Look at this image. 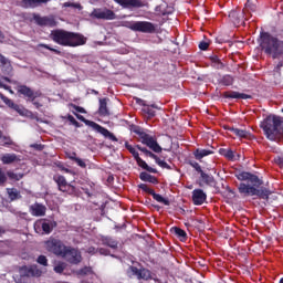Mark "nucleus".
Returning a JSON list of instances; mask_svg holds the SVG:
<instances>
[{"instance_id":"obj_19","label":"nucleus","mask_w":283,"mask_h":283,"mask_svg":"<svg viewBox=\"0 0 283 283\" xmlns=\"http://www.w3.org/2000/svg\"><path fill=\"white\" fill-rule=\"evenodd\" d=\"M115 3L123 6V8H140V0H114Z\"/></svg>"},{"instance_id":"obj_15","label":"nucleus","mask_w":283,"mask_h":283,"mask_svg":"<svg viewBox=\"0 0 283 283\" xmlns=\"http://www.w3.org/2000/svg\"><path fill=\"white\" fill-rule=\"evenodd\" d=\"M207 201V193L202 189H195L192 191V202L196 206L205 205Z\"/></svg>"},{"instance_id":"obj_26","label":"nucleus","mask_w":283,"mask_h":283,"mask_svg":"<svg viewBox=\"0 0 283 283\" xmlns=\"http://www.w3.org/2000/svg\"><path fill=\"white\" fill-rule=\"evenodd\" d=\"M17 154H4L1 157V163L3 165H12V163H17Z\"/></svg>"},{"instance_id":"obj_14","label":"nucleus","mask_w":283,"mask_h":283,"mask_svg":"<svg viewBox=\"0 0 283 283\" xmlns=\"http://www.w3.org/2000/svg\"><path fill=\"white\" fill-rule=\"evenodd\" d=\"M19 94H22V96H25L29 101L34 102L39 96H41L40 92H34L32 88L21 85L18 88Z\"/></svg>"},{"instance_id":"obj_45","label":"nucleus","mask_w":283,"mask_h":283,"mask_svg":"<svg viewBox=\"0 0 283 283\" xmlns=\"http://www.w3.org/2000/svg\"><path fill=\"white\" fill-rule=\"evenodd\" d=\"M139 189H142V191H145V193H149V196H151V193H154V189L149 188V186H147V184H140Z\"/></svg>"},{"instance_id":"obj_17","label":"nucleus","mask_w":283,"mask_h":283,"mask_svg":"<svg viewBox=\"0 0 283 283\" xmlns=\"http://www.w3.org/2000/svg\"><path fill=\"white\" fill-rule=\"evenodd\" d=\"M48 208L43 203H33L30 206V213L31 216H34L35 218H41L45 216V211Z\"/></svg>"},{"instance_id":"obj_40","label":"nucleus","mask_w":283,"mask_h":283,"mask_svg":"<svg viewBox=\"0 0 283 283\" xmlns=\"http://www.w3.org/2000/svg\"><path fill=\"white\" fill-rule=\"evenodd\" d=\"M1 101L7 104L10 109H14V106L17 105L12 99L8 98L6 95L0 93Z\"/></svg>"},{"instance_id":"obj_32","label":"nucleus","mask_w":283,"mask_h":283,"mask_svg":"<svg viewBox=\"0 0 283 283\" xmlns=\"http://www.w3.org/2000/svg\"><path fill=\"white\" fill-rule=\"evenodd\" d=\"M151 196L154 198V200H156L157 202H160L161 205H165V207H169V199L163 197L161 195L156 193L155 191L151 192Z\"/></svg>"},{"instance_id":"obj_37","label":"nucleus","mask_w":283,"mask_h":283,"mask_svg":"<svg viewBox=\"0 0 283 283\" xmlns=\"http://www.w3.org/2000/svg\"><path fill=\"white\" fill-rule=\"evenodd\" d=\"M140 180H143V182H154V180H156V178L147 172H140L139 175Z\"/></svg>"},{"instance_id":"obj_27","label":"nucleus","mask_w":283,"mask_h":283,"mask_svg":"<svg viewBox=\"0 0 283 283\" xmlns=\"http://www.w3.org/2000/svg\"><path fill=\"white\" fill-rule=\"evenodd\" d=\"M136 163L138 167H142V169H145L146 171H149V174H158V170L147 165V161L143 160V158L139 157L138 160H136Z\"/></svg>"},{"instance_id":"obj_58","label":"nucleus","mask_w":283,"mask_h":283,"mask_svg":"<svg viewBox=\"0 0 283 283\" xmlns=\"http://www.w3.org/2000/svg\"><path fill=\"white\" fill-rule=\"evenodd\" d=\"M97 252H99V255H109V250L105 248L97 249Z\"/></svg>"},{"instance_id":"obj_54","label":"nucleus","mask_w":283,"mask_h":283,"mask_svg":"<svg viewBox=\"0 0 283 283\" xmlns=\"http://www.w3.org/2000/svg\"><path fill=\"white\" fill-rule=\"evenodd\" d=\"M63 8H81V4L72 3V2H64Z\"/></svg>"},{"instance_id":"obj_35","label":"nucleus","mask_w":283,"mask_h":283,"mask_svg":"<svg viewBox=\"0 0 283 283\" xmlns=\"http://www.w3.org/2000/svg\"><path fill=\"white\" fill-rule=\"evenodd\" d=\"M126 149L132 154L135 160H138L140 158V155L136 151V148H134L132 145H129L128 142L125 143Z\"/></svg>"},{"instance_id":"obj_30","label":"nucleus","mask_w":283,"mask_h":283,"mask_svg":"<svg viewBox=\"0 0 283 283\" xmlns=\"http://www.w3.org/2000/svg\"><path fill=\"white\" fill-rule=\"evenodd\" d=\"M233 76L231 75H223L218 80L219 85H224L226 87H229L230 85H233Z\"/></svg>"},{"instance_id":"obj_49","label":"nucleus","mask_w":283,"mask_h":283,"mask_svg":"<svg viewBox=\"0 0 283 283\" xmlns=\"http://www.w3.org/2000/svg\"><path fill=\"white\" fill-rule=\"evenodd\" d=\"M88 160L85 159H81V158H76L75 163L77 165V167H81L82 169H85V167H87V163Z\"/></svg>"},{"instance_id":"obj_4","label":"nucleus","mask_w":283,"mask_h":283,"mask_svg":"<svg viewBox=\"0 0 283 283\" xmlns=\"http://www.w3.org/2000/svg\"><path fill=\"white\" fill-rule=\"evenodd\" d=\"M133 133L137 134L143 145H147L151 149V151H154L155 154H160V151H163V147H160L156 138L147 134L140 126H134Z\"/></svg>"},{"instance_id":"obj_42","label":"nucleus","mask_w":283,"mask_h":283,"mask_svg":"<svg viewBox=\"0 0 283 283\" xmlns=\"http://www.w3.org/2000/svg\"><path fill=\"white\" fill-rule=\"evenodd\" d=\"M151 277V272L147 269L139 270V279L138 280H149Z\"/></svg>"},{"instance_id":"obj_44","label":"nucleus","mask_w":283,"mask_h":283,"mask_svg":"<svg viewBox=\"0 0 283 283\" xmlns=\"http://www.w3.org/2000/svg\"><path fill=\"white\" fill-rule=\"evenodd\" d=\"M42 231L46 234L52 233V226L50 224V222H42Z\"/></svg>"},{"instance_id":"obj_62","label":"nucleus","mask_w":283,"mask_h":283,"mask_svg":"<svg viewBox=\"0 0 283 283\" xmlns=\"http://www.w3.org/2000/svg\"><path fill=\"white\" fill-rule=\"evenodd\" d=\"M31 103H33V105H34V107H35L36 109H39L40 107H43V105H41V103H39V102L34 101V99H33V102H31Z\"/></svg>"},{"instance_id":"obj_57","label":"nucleus","mask_w":283,"mask_h":283,"mask_svg":"<svg viewBox=\"0 0 283 283\" xmlns=\"http://www.w3.org/2000/svg\"><path fill=\"white\" fill-rule=\"evenodd\" d=\"M2 139L4 140L3 147H7V145H12V139L8 136H2Z\"/></svg>"},{"instance_id":"obj_36","label":"nucleus","mask_w":283,"mask_h":283,"mask_svg":"<svg viewBox=\"0 0 283 283\" xmlns=\"http://www.w3.org/2000/svg\"><path fill=\"white\" fill-rule=\"evenodd\" d=\"M14 112H17L18 114H20V116H28V114H30L29 109H25V107L15 104V106H13Z\"/></svg>"},{"instance_id":"obj_29","label":"nucleus","mask_w":283,"mask_h":283,"mask_svg":"<svg viewBox=\"0 0 283 283\" xmlns=\"http://www.w3.org/2000/svg\"><path fill=\"white\" fill-rule=\"evenodd\" d=\"M211 154H213V150L198 148L195 151V158H196V160H200L201 158H205L207 156H211Z\"/></svg>"},{"instance_id":"obj_46","label":"nucleus","mask_w":283,"mask_h":283,"mask_svg":"<svg viewBox=\"0 0 283 283\" xmlns=\"http://www.w3.org/2000/svg\"><path fill=\"white\" fill-rule=\"evenodd\" d=\"M39 48H44V50H50V52H54V54H61V51L59 49H54L49 44H39Z\"/></svg>"},{"instance_id":"obj_34","label":"nucleus","mask_w":283,"mask_h":283,"mask_svg":"<svg viewBox=\"0 0 283 283\" xmlns=\"http://www.w3.org/2000/svg\"><path fill=\"white\" fill-rule=\"evenodd\" d=\"M76 274L80 276V277H85V275H92V268L90 266H84L80 270L76 271Z\"/></svg>"},{"instance_id":"obj_52","label":"nucleus","mask_w":283,"mask_h":283,"mask_svg":"<svg viewBox=\"0 0 283 283\" xmlns=\"http://www.w3.org/2000/svg\"><path fill=\"white\" fill-rule=\"evenodd\" d=\"M140 151H143V154H145V156H149V158H156V155L154 153L149 151L148 149H146L145 147H142Z\"/></svg>"},{"instance_id":"obj_39","label":"nucleus","mask_w":283,"mask_h":283,"mask_svg":"<svg viewBox=\"0 0 283 283\" xmlns=\"http://www.w3.org/2000/svg\"><path fill=\"white\" fill-rule=\"evenodd\" d=\"M231 132L235 134V136H239V138H247L249 136V132L240 128H231Z\"/></svg>"},{"instance_id":"obj_23","label":"nucleus","mask_w":283,"mask_h":283,"mask_svg":"<svg viewBox=\"0 0 283 283\" xmlns=\"http://www.w3.org/2000/svg\"><path fill=\"white\" fill-rule=\"evenodd\" d=\"M98 114L99 116H109V109L107 108V98H99Z\"/></svg>"},{"instance_id":"obj_24","label":"nucleus","mask_w":283,"mask_h":283,"mask_svg":"<svg viewBox=\"0 0 283 283\" xmlns=\"http://www.w3.org/2000/svg\"><path fill=\"white\" fill-rule=\"evenodd\" d=\"M102 244H104V247H109V249H118V242L112 237H103Z\"/></svg>"},{"instance_id":"obj_8","label":"nucleus","mask_w":283,"mask_h":283,"mask_svg":"<svg viewBox=\"0 0 283 283\" xmlns=\"http://www.w3.org/2000/svg\"><path fill=\"white\" fill-rule=\"evenodd\" d=\"M90 17L102 21H114V19H116V13L107 8H96L93 9Z\"/></svg>"},{"instance_id":"obj_50","label":"nucleus","mask_w":283,"mask_h":283,"mask_svg":"<svg viewBox=\"0 0 283 283\" xmlns=\"http://www.w3.org/2000/svg\"><path fill=\"white\" fill-rule=\"evenodd\" d=\"M128 273H132V275H136L138 279L140 276V270L136 266H129Z\"/></svg>"},{"instance_id":"obj_7","label":"nucleus","mask_w":283,"mask_h":283,"mask_svg":"<svg viewBox=\"0 0 283 283\" xmlns=\"http://www.w3.org/2000/svg\"><path fill=\"white\" fill-rule=\"evenodd\" d=\"M125 28L133 30V32H143L144 34H154L156 32V25L147 21L125 22Z\"/></svg>"},{"instance_id":"obj_3","label":"nucleus","mask_w":283,"mask_h":283,"mask_svg":"<svg viewBox=\"0 0 283 283\" xmlns=\"http://www.w3.org/2000/svg\"><path fill=\"white\" fill-rule=\"evenodd\" d=\"M259 45L265 54H270L273 59H277L282 54L283 41L273 36L269 32L262 31L260 38L258 39Z\"/></svg>"},{"instance_id":"obj_59","label":"nucleus","mask_w":283,"mask_h":283,"mask_svg":"<svg viewBox=\"0 0 283 283\" xmlns=\"http://www.w3.org/2000/svg\"><path fill=\"white\" fill-rule=\"evenodd\" d=\"M86 252L90 253V255H94V254L98 253V249L91 247L87 249Z\"/></svg>"},{"instance_id":"obj_10","label":"nucleus","mask_w":283,"mask_h":283,"mask_svg":"<svg viewBox=\"0 0 283 283\" xmlns=\"http://www.w3.org/2000/svg\"><path fill=\"white\" fill-rule=\"evenodd\" d=\"M84 123H85V125H87V127H92V129H94V132H97V134H102V136H104V138H108L113 143H118V138H116L115 135L112 134L107 128H105L90 119H85Z\"/></svg>"},{"instance_id":"obj_41","label":"nucleus","mask_w":283,"mask_h":283,"mask_svg":"<svg viewBox=\"0 0 283 283\" xmlns=\"http://www.w3.org/2000/svg\"><path fill=\"white\" fill-rule=\"evenodd\" d=\"M211 61L213 63V67H216L217 70H222V67H224V64L220 62V59L218 57V55L211 56Z\"/></svg>"},{"instance_id":"obj_28","label":"nucleus","mask_w":283,"mask_h":283,"mask_svg":"<svg viewBox=\"0 0 283 283\" xmlns=\"http://www.w3.org/2000/svg\"><path fill=\"white\" fill-rule=\"evenodd\" d=\"M50 0H22L24 8H36L38 3H48Z\"/></svg>"},{"instance_id":"obj_16","label":"nucleus","mask_w":283,"mask_h":283,"mask_svg":"<svg viewBox=\"0 0 283 283\" xmlns=\"http://www.w3.org/2000/svg\"><path fill=\"white\" fill-rule=\"evenodd\" d=\"M229 19L233 25H241L244 21V11L232 10L229 12Z\"/></svg>"},{"instance_id":"obj_12","label":"nucleus","mask_w":283,"mask_h":283,"mask_svg":"<svg viewBox=\"0 0 283 283\" xmlns=\"http://www.w3.org/2000/svg\"><path fill=\"white\" fill-rule=\"evenodd\" d=\"M235 176L241 181L248 180V182H251L252 187H262V180L256 175H253V174L247 172V171H242Z\"/></svg>"},{"instance_id":"obj_22","label":"nucleus","mask_w":283,"mask_h":283,"mask_svg":"<svg viewBox=\"0 0 283 283\" xmlns=\"http://www.w3.org/2000/svg\"><path fill=\"white\" fill-rule=\"evenodd\" d=\"M8 198L11 202H14L15 200H21V191H19L17 188H7Z\"/></svg>"},{"instance_id":"obj_18","label":"nucleus","mask_w":283,"mask_h":283,"mask_svg":"<svg viewBox=\"0 0 283 283\" xmlns=\"http://www.w3.org/2000/svg\"><path fill=\"white\" fill-rule=\"evenodd\" d=\"M224 98H235V99L247 101L251 98V95L235 92V91H230L224 93Z\"/></svg>"},{"instance_id":"obj_2","label":"nucleus","mask_w":283,"mask_h":283,"mask_svg":"<svg viewBox=\"0 0 283 283\" xmlns=\"http://www.w3.org/2000/svg\"><path fill=\"white\" fill-rule=\"evenodd\" d=\"M51 39L54 41V43H57V45H63L64 48H78V45H85L86 39L85 36L65 31V30H53L51 32Z\"/></svg>"},{"instance_id":"obj_9","label":"nucleus","mask_w":283,"mask_h":283,"mask_svg":"<svg viewBox=\"0 0 283 283\" xmlns=\"http://www.w3.org/2000/svg\"><path fill=\"white\" fill-rule=\"evenodd\" d=\"M46 249L48 251H51V253H54V255L63 258L67 247H65V244H63V242H61L59 239H51L46 241Z\"/></svg>"},{"instance_id":"obj_31","label":"nucleus","mask_w":283,"mask_h":283,"mask_svg":"<svg viewBox=\"0 0 283 283\" xmlns=\"http://www.w3.org/2000/svg\"><path fill=\"white\" fill-rule=\"evenodd\" d=\"M171 233H175L177 235V238H179L180 240H187V232H185V230L178 228V227H174L171 228Z\"/></svg>"},{"instance_id":"obj_1","label":"nucleus","mask_w":283,"mask_h":283,"mask_svg":"<svg viewBox=\"0 0 283 283\" xmlns=\"http://www.w3.org/2000/svg\"><path fill=\"white\" fill-rule=\"evenodd\" d=\"M260 127L263 129L268 140L272 143H283V118L281 116H266L261 122Z\"/></svg>"},{"instance_id":"obj_56","label":"nucleus","mask_w":283,"mask_h":283,"mask_svg":"<svg viewBox=\"0 0 283 283\" xmlns=\"http://www.w3.org/2000/svg\"><path fill=\"white\" fill-rule=\"evenodd\" d=\"M54 271L55 273H62L63 271H65V266H63V264L55 265Z\"/></svg>"},{"instance_id":"obj_60","label":"nucleus","mask_w":283,"mask_h":283,"mask_svg":"<svg viewBox=\"0 0 283 283\" xmlns=\"http://www.w3.org/2000/svg\"><path fill=\"white\" fill-rule=\"evenodd\" d=\"M69 120H70V123H72L73 125H75L76 127H78V123H77L76 118H74V116L69 115Z\"/></svg>"},{"instance_id":"obj_43","label":"nucleus","mask_w":283,"mask_h":283,"mask_svg":"<svg viewBox=\"0 0 283 283\" xmlns=\"http://www.w3.org/2000/svg\"><path fill=\"white\" fill-rule=\"evenodd\" d=\"M7 176L10 178V180H21V178H23V174H17L14 171H8Z\"/></svg>"},{"instance_id":"obj_11","label":"nucleus","mask_w":283,"mask_h":283,"mask_svg":"<svg viewBox=\"0 0 283 283\" xmlns=\"http://www.w3.org/2000/svg\"><path fill=\"white\" fill-rule=\"evenodd\" d=\"M66 262L70 264H78L83 258L81 256V252L77 249L67 247L63 256Z\"/></svg>"},{"instance_id":"obj_20","label":"nucleus","mask_w":283,"mask_h":283,"mask_svg":"<svg viewBox=\"0 0 283 283\" xmlns=\"http://www.w3.org/2000/svg\"><path fill=\"white\" fill-rule=\"evenodd\" d=\"M53 180L56 182L60 191H63V192L67 191V180L63 176L61 175L54 176Z\"/></svg>"},{"instance_id":"obj_47","label":"nucleus","mask_w":283,"mask_h":283,"mask_svg":"<svg viewBox=\"0 0 283 283\" xmlns=\"http://www.w3.org/2000/svg\"><path fill=\"white\" fill-rule=\"evenodd\" d=\"M36 262L42 266H48V258L45 255L38 256Z\"/></svg>"},{"instance_id":"obj_55","label":"nucleus","mask_w":283,"mask_h":283,"mask_svg":"<svg viewBox=\"0 0 283 283\" xmlns=\"http://www.w3.org/2000/svg\"><path fill=\"white\" fill-rule=\"evenodd\" d=\"M208 49H209V43L208 42L202 41V42L199 43V50L205 51V50H208Z\"/></svg>"},{"instance_id":"obj_51","label":"nucleus","mask_w":283,"mask_h":283,"mask_svg":"<svg viewBox=\"0 0 283 283\" xmlns=\"http://www.w3.org/2000/svg\"><path fill=\"white\" fill-rule=\"evenodd\" d=\"M146 108L144 109V112H146V114H148V116H156V111L154 108H151V106L146 105Z\"/></svg>"},{"instance_id":"obj_6","label":"nucleus","mask_w":283,"mask_h":283,"mask_svg":"<svg viewBox=\"0 0 283 283\" xmlns=\"http://www.w3.org/2000/svg\"><path fill=\"white\" fill-rule=\"evenodd\" d=\"M19 277L15 279L17 283H30L31 277H41L43 271H41L36 265H31L22 266L19 270Z\"/></svg>"},{"instance_id":"obj_5","label":"nucleus","mask_w":283,"mask_h":283,"mask_svg":"<svg viewBox=\"0 0 283 283\" xmlns=\"http://www.w3.org/2000/svg\"><path fill=\"white\" fill-rule=\"evenodd\" d=\"M258 186H249L244 182H241L238 187L239 193L243 196H258L261 200H269V196H271V190L261 187L260 189L255 188Z\"/></svg>"},{"instance_id":"obj_33","label":"nucleus","mask_w":283,"mask_h":283,"mask_svg":"<svg viewBox=\"0 0 283 283\" xmlns=\"http://www.w3.org/2000/svg\"><path fill=\"white\" fill-rule=\"evenodd\" d=\"M153 159L159 167H161V169H171V166H169V164H167V161L160 159L158 156L155 155V157H153Z\"/></svg>"},{"instance_id":"obj_38","label":"nucleus","mask_w":283,"mask_h":283,"mask_svg":"<svg viewBox=\"0 0 283 283\" xmlns=\"http://www.w3.org/2000/svg\"><path fill=\"white\" fill-rule=\"evenodd\" d=\"M219 154H221V156H224V158H228L229 160H233V150L231 149H224V148H221L219 150Z\"/></svg>"},{"instance_id":"obj_21","label":"nucleus","mask_w":283,"mask_h":283,"mask_svg":"<svg viewBox=\"0 0 283 283\" xmlns=\"http://www.w3.org/2000/svg\"><path fill=\"white\" fill-rule=\"evenodd\" d=\"M200 178L203 185H208L209 187H213V185H216V178H213V175H209L205 172V170L200 172Z\"/></svg>"},{"instance_id":"obj_63","label":"nucleus","mask_w":283,"mask_h":283,"mask_svg":"<svg viewBox=\"0 0 283 283\" xmlns=\"http://www.w3.org/2000/svg\"><path fill=\"white\" fill-rule=\"evenodd\" d=\"M283 67V62H279L274 71L280 72V69Z\"/></svg>"},{"instance_id":"obj_25","label":"nucleus","mask_w":283,"mask_h":283,"mask_svg":"<svg viewBox=\"0 0 283 283\" xmlns=\"http://www.w3.org/2000/svg\"><path fill=\"white\" fill-rule=\"evenodd\" d=\"M0 67L4 70V72H12V64H10V60L8 57L3 56V54L0 53Z\"/></svg>"},{"instance_id":"obj_64","label":"nucleus","mask_w":283,"mask_h":283,"mask_svg":"<svg viewBox=\"0 0 283 283\" xmlns=\"http://www.w3.org/2000/svg\"><path fill=\"white\" fill-rule=\"evenodd\" d=\"M32 147H34V149H39V150L43 149V146L41 144H34V145H32Z\"/></svg>"},{"instance_id":"obj_61","label":"nucleus","mask_w":283,"mask_h":283,"mask_svg":"<svg viewBox=\"0 0 283 283\" xmlns=\"http://www.w3.org/2000/svg\"><path fill=\"white\" fill-rule=\"evenodd\" d=\"M70 160H73L74 163H76V159L78 157H76V153H72L70 156H69Z\"/></svg>"},{"instance_id":"obj_13","label":"nucleus","mask_w":283,"mask_h":283,"mask_svg":"<svg viewBox=\"0 0 283 283\" xmlns=\"http://www.w3.org/2000/svg\"><path fill=\"white\" fill-rule=\"evenodd\" d=\"M33 20L38 25L46 28H56V20H54V17H41L39 14H35L33 17Z\"/></svg>"},{"instance_id":"obj_53","label":"nucleus","mask_w":283,"mask_h":283,"mask_svg":"<svg viewBox=\"0 0 283 283\" xmlns=\"http://www.w3.org/2000/svg\"><path fill=\"white\" fill-rule=\"evenodd\" d=\"M7 180L8 177H6V172L0 168V185H3Z\"/></svg>"},{"instance_id":"obj_48","label":"nucleus","mask_w":283,"mask_h":283,"mask_svg":"<svg viewBox=\"0 0 283 283\" xmlns=\"http://www.w3.org/2000/svg\"><path fill=\"white\" fill-rule=\"evenodd\" d=\"M190 166L192 169L197 170L198 174H201L202 167H200V164H198V161H190Z\"/></svg>"}]
</instances>
